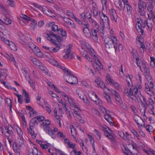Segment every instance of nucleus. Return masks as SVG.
I'll return each instance as SVG.
<instances>
[{
  "mask_svg": "<svg viewBox=\"0 0 155 155\" xmlns=\"http://www.w3.org/2000/svg\"><path fill=\"white\" fill-rule=\"evenodd\" d=\"M104 41L106 48H110L113 46L116 51L117 48V39L115 37L113 36L112 38H110L109 37H105Z\"/></svg>",
  "mask_w": 155,
  "mask_h": 155,
  "instance_id": "obj_1",
  "label": "nucleus"
},
{
  "mask_svg": "<svg viewBox=\"0 0 155 155\" xmlns=\"http://www.w3.org/2000/svg\"><path fill=\"white\" fill-rule=\"evenodd\" d=\"M146 24H147L146 21L144 22H142L141 23L138 21L136 24V28L138 31L141 33L142 35H143V34L144 30L143 29L145 28Z\"/></svg>",
  "mask_w": 155,
  "mask_h": 155,
  "instance_id": "obj_2",
  "label": "nucleus"
},
{
  "mask_svg": "<svg viewBox=\"0 0 155 155\" xmlns=\"http://www.w3.org/2000/svg\"><path fill=\"white\" fill-rule=\"evenodd\" d=\"M95 85L97 87H100L103 89L105 91H107V90L109 91L108 88L106 87V85L104 82L100 79H97L94 81Z\"/></svg>",
  "mask_w": 155,
  "mask_h": 155,
  "instance_id": "obj_3",
  "label": "nucleus"
},
{
  "mask_svg": "<svg viewBox=\"0 0 155 155\" xmlns=\"http://www.w3.org/2000/svg\"><path fill=\"white\" fill-rule=\"evenodd\" d=\"M68 75L69 76V78L68 81L66 80V82L72 84H77L78 83L77 78L72 74L71 72L69 73Z\"/></svg>",
  "mask_w": 155,
  "mask_h": 155,
  "instance_id": "obj_4",
  "label": "nucleus"
},
{
  "mask_svg": "<svg viewBox=\"0 0 155 155\" xmlns=\"http://www.w3.org/2000/svg\"><path fill=\"white\" fill-rule=\"evenodd\" d=\"M5 134L6 137H8V136L12 135L13 133L12 130L13 128L10 125H8L4 127Z\"/></svg>",
  "mask_w": 155,
  "mask_h": 155,
  "instance_id": "obj_5",
  "label": "nucleus"
},
{
  "mask_svg": "<svg viewBox=\"0 0 155 155\" xmlns=\"http://www.w3.org/2000/svg\"><path fill=\"white\" fill-rule=\"evenodd\" d=\"M56 41L54 39L51 42L54 45L56 46V47L55 48H50V51L51 52H56L58 51L60 49V44H57L56 43Z\"/></svg>",
  "mask_w": 155,
  "mask_h": 155,
  "instance_id": "obj_6",
  "label": "nucleus"
},
{
  "mask_svg": "<svg viewBox=\"0 0 155 155\" xmlns=\"http://www.w3.org/2000/svg\"><path fill=\"white\" fill-rule=\"evenodd\" d=\"M112 94L114 95L115 98L117 101L120 103L122 101L120 97L119 94L115 90H113L112 91Z\"/></svg>",
  "mask_w": 155,
  "mask_h": 155,
  "instance_id": "obj_7",
  "label": "nucleus"
},
{
  "mask_svg": "<svg viewBox=\"0 0 155 155\" xmlns=\"http://www.w3.org/2000/svg\"><path fill=\"white\" fill-rule=\"evenodd\" d=\"M30 59L32 63L34 65H35L36 66L40 67L41 65H42V64L39 60L33 57H30Z\"/></svg>",
  "mask_w": 155,
  "mask_h": 155,
  "instance_id": "obj_8",
  "label": "nucleus"
},
{
  "mask_svg": "<svg viewBox=\"0 0 155 155\" xmlns=\"http://www.w3.org/2000/svg\"><path fill=\"white\" fill-rule=\"evenodd\" d=\"M134 120L136 123L139 126H142L143 124L144 125V122L143 119L137 116L134 117Z\"/></svg>",
  "mask_w": 155,
  "mask_h": 155,
  "instance_id": "obj_9",
  "label": "nucleus"
},
{
  "mask_svg": "<svg viewBox=\"0 0 155 155\" xmlns=\"http://www.w3.org/2000/svg\"><path fill=\"white\" fill-rule=\"evenodd\" d=\"M37 118V117H35L31 120L30 123V128L31 129V128H33L35 126V124L37 125L38 124V120Z\"/></svg>",
  "mask_w": 155,
  "mask_h": 155,
  "instance_id": "obj_10",
  "label": "nucleus"
},
{
  "mask_svg": "<svg viewBox=\"0 0 155 155\" xmlns=\"http://www.w3.org/2000/svg\"><path fill=\"white\" fill-rule=\"evenodd\" d=\"M43 127L44 130L49 135L52 136L53 138V137L52 136L54 135V134L53 131L50 129L49 127L48 126H46Z\"/></svg>",
  "mask_w": 155,
  "mask_h": 155,
  "instance_id": "obj_11",
  "label": "nucleus"
},
{
  "mask_svg": "<svg viewBox=\"0 0 155 155\" xmlns=\"http://www.w3.org/2000/svg\"><path fill=\"white\" fill-rule=\"evenodd\" d=\"M51 32H52L51 31H49V34L44 33L43 34V36L45 37L47 39L51 42L54 40L52 38V35H51Z\"/></svg>",
  "mask_w": 155,
  "mask_h": 155,
  "instance_id": "obj_12",
  "label": "nucleus"
},
{
  "mask_svg": "<svg viewBox=\"0 0 155 155\" xmlns=\"http://www.w3.org/2000/svg\"><path fill=\"white\" fill-rule=\"evenodd\" d=\"M99 15L101 18L102 20L104 22H108L109 19L108 17L102 12H99Z\"/></svg>",
  "mask_w": 155,
  "mask_h": 155,
  "instance_id": "obj_13",
  "label": "nucleus"
},
{
  "mask_svg": "<svg viewBox=\"0 0 155 155\" xmlns=\"http://www.w3.org/2000/svg\"><path fill=\"white\" fill-rule=\"evenodd\" d=\"M95 27H93L91 30V32L92 36L97 35V32L99 31V26L98 25H95Z\"/></svg>",
  "mask_w": 155,
  "mask_h": 155,
  "instance_id": "obj_14",
  "label": "nucleus"
},
{
  "mask_svg": "<svg viewBox=\"0 0 155 155\" xmlns=\"http://www.w3.org/2000/svg\"><path fill=\"white\" fill-rule=\"evenodd\" d=\"M84 33L88 38H90L91 36V33L90 32L88 27H84L83 29Z\"/></svg>",
  "mask_w": 155,
  "mask_h": 155,
  "instance_id": "obj_15",
  "label": "nucleus"
},
{
  "mask_svg": "<svg viewBox=\"0 0 155 155\" xmlns=\"http://www.w3.org/2000/svg\"><path fill=\"white\" fill-rule=\"evenodd\" d=\"M18 36L19 37V39L20 40V41L21 43L23 42L26 43H27L26 39L24 35L21 32H19L18 33Z\"/></svg>",
  "mask_w": 155,
  "mask_h": 155,
  "instance_id": "obj_16",
  "label": "nucleus"
},
{
  "mask_svg": "<svg viewBox=\"0 0 155 155\" xmlns=\"http://www.w3.org/2000/svg\"><path fill=\"white\" fill-rule=\"evenodd\" d=\"M72 47V45H69V47L68 48L67 51H66V54L64 57H65L67 58H68L70 57V54L71 53V49Z\"/></svg>",
  "mask_w": 155,
  "mask_h": 155,
  "instance_id": "obj_17",
  "label": "nucleus"
},
{
  "mask_svg": "<svg viewBox=\"0 0 155 155\" xmlns=\"http://www.w3.org/2000/svg\"><path fill=\"white\" fill-rule=\"evenodd\" d=\"M133 90L132 88H130L129 91L128 89H125L124 91V93L128 97L130 96H133Z\"/></svg>",
  "mask_w": 155,
  "mask_h": 155,
  "instance_id": "obj_18",
  "label": "nucleus"
},
{
  "mask_svg": "<svg viewBox=\"0 0 155 155\" xmlns=\"http://www.w3.org/2000/svg\"><path fill=\"white\" fill-rule=\"evenodd\" d=\"M143 67L144 70V72L146 74L145 75L146 78L147 79H148V78H149V80H151V77L149 76V74L150 73V71L148 69V68L145 66H144Z\"/></svg>",
  "mask_w": 155,
  "mask_h": 155,
  "instance_id": "obj_19",
  "label": "nucleus"
},
{
  "mask_svg": "<svg viewBox=\"0 0 155 155\" xmlns=\"http://www.w3.org/2000/svg\"><path fill=\"white\" fill-rule=\"evenodd\" d=\"M138 7V12L140 14V15L142 16L144 15L145 13V10H146V8L140 7Z\"/></svg>",
  "mask_w": 155,
  "mask_h": 155,
  "instance_id": "obj_20",
  "label": "nucleus"
},
{
  "mask_svg": "<svg viewBox=\"0 0 155 155\" xmlns=\"http://www.w3.org/2000/svg\"><path fill=\"white\" fill-rule=\"evenodd\" d=\"M104 126L106 127H104L105 130L104 133V134L106 136H107L108 135V134H113L112 130H110V128L106 127L105 125H104Z\"/></svg>",
  "mask_w": 155,
  "mask_h": 155,
  "instance_id": "obj_21",
  "label": "nucleus"
},
{
  "mask_svg": "<svg viewBox=\"0 0 155 155\" xmlns=\"http://www.w3.org/2000/svg\"><path fill=\"white\" fill-rule=\"evenodd\" d=\"M124 6L127 8V14L129 15L130 14L133 9L132 7L127 3L124 5Z\"/></svg>",
  "mask_w": 155,
  "mask_h": 155,
  "instance_id": "obj_22",
  "label": "nucleus"
},
{
  "mask_svg": "<svg viewBox=\"0 0 155 155\" xmlns=\"http://www.w3.org/2000/svg\"><path fill=\"white\" fill-rule=\"evenodd\" d=\"M70 128L71 129V135L74 138L75 137L74 136L76 134V130L75 128L73 125H71Z\"/></svg>",
  "mask_w": 155,
  "mask_h": 155,
  "instance_id": "obj_23",
  "label": "nucleus"
},
{
  "mask_svg": "<svg viewBox=\"0 0 155 155\" xmlns=\"http://www.w3.org/2000/svg\"><path fill=\"white\" fill-rule=\"evenodd\" d=\"M138 7L146 8L147 5L146 2L142 0H139L138 1Z\"/></svg>",
  "mask_w": 155,
  "mask_h": 155,
  "instance_id": "obj_24",
  "label": "nucleus"
},
{
  "mask_svg": "<svg viewBox=\"0 0 155 155\" xmlns=\"http://www.w3.org/2000/svg\"><path fill=\"white\" fill-rule=\"evenodd\" d=\"M34 48H31V46H30L34 53L35 54L36 53L40 52V50L38 48V47L35 45H34Z\"/></svg>",
  "mask_w": 155,
  "mask_h": 155,
  "instance_id": "obj_25",
  "label": "nucleus"
},
{
  "mask_svg": "<svg viewBox=\"0 0 155 155\" xmlns=\"http://www.w3.org/2000/svg\"><path fill=\"white\" fill-rule=\"evenodd\" d=\"M58 33L61 35L63 37H65L67 35V33L65 31H63L62 28H60L58 30Z\"/></svg>",
  "mask_w": 155,
  "mask_h": 155,
  "instance_id": "obj_26",
  "label": "nucleus"
},
{
  "mask_svg": "<svg viewBox=\"0 0 155 155\" xmlns=\"http://www.w3.org/2000/svg\"><path fill=\"white\" fill-rule=\"evenodd\" d=\"M51 35H52V37L53 36L55 39H57L59 43L61 41V37L60 36L54 34L52 32H51Z\"/></svg>",
  "mask_w": 155,
  "mask_h": 155,
  "instance_id": "obj_27",
  "label": "nucleus"
},
{
  "mask_svg": "<svg viewBox=\"0 0 155 155\" xmlns=\"http://www.w3.org/2000/svg\"><path fill=\"white\" fill-rule=\"evenodd\" d=\"M51 122L48 120H45L41 124V126L44 127L45 126H48L50 124Z\"/></svg>",
  "mask_w": 155,
  "mask_h": 155,
  "instance_id": "obj_28",
  "label": "nucleus"
},
{
  "mask_svg": "<svg viewBox=\"0 0 155 155\" xmlns=\"http://www.w3.org/2000/svg\"><path fill=\"white\" fill-rule=\"evenodd\" d=\"M8 46L13 51H16L17 49V47H16L15 44L12 42H10V44Z\"/></svg>",
  "mask_w": 155,
  "mask_h": 155,
  "instance_id": "obj_29",
  "label": "nucleus"
},
{
  "mask_svg": "<svg viewBox=\"0 0 155 155\" xmlns=\"http://www.w3.org/2000/svg\"><path fill=\"white\" fill-rule=\"evenodd\" d=\"M5 56L6 58H8L10 60L12 61H13L15 63L16 62V61H15V58L12 55L10 54V55H9L8 54H6Z\"/></svg>",
  "mask_w": 155,
  "mask_h": 155,
  "instance_id": "obj_30",
  "label": "nucleus"
},
{
  "mask_svg": "<svg viewBox=\"0 0 155 155\" xmlns=\"http://www.w3.org/2000/svg\"><path fill=\"white\" fill-rule=\"evenodd\" d=\"M87 49L89 51V54L91 55V56L94 57V58H96V56L95 54V53L94 50L90 48H87Z\"/></svg>",
  "mask_w": 155,
  "mask_h": 155,
  "instance_id": "obj_31",
  "label": "nucleus"
},
{
  "mask_svg": "<svg viewBox=\"0 0 155 155\" xmlns=\"http://www.w3.org/2000/svg\"><path fill=\"white\" fill-rule=\"evenodd\" d=\"M6 3L8 6L10 5V6L13 7H15L14 2L13 1L8 0L7 1Z\"/></svg>",
  "mask_w": 155,
  "mask_h": 155,
  "instance_id": "obj_32",
  "label": "nucleus"
},
{
  "mask_svg": "<svg viewBox=\"0 0 155 155\" xmlns=\"http://www.w3.org/2000/svg\"><path fill=\"white\" fill-rule=\"evenodd\" d=\"M6 103L7 104L9 107L10 108L11 110H12V104L11 100L8 98H7L6 99Z\"/></svg>",
  "mask_w": 155,
  "mask_h": 155,
  "instance_id": "obj_33",
  "label": "nucleus"
},
{
  "mask_svg": "<svg viewBox=\"0 0 155 155\" xmlns=\"http://www.w3.org/2000/svg\"><path fill=\"white\" fill-rule=\"evenodd\" d=\"M5 25L10 24L11 23V20L8 18H6V19L5 20V21H3L2 20H0Z\"/></svg>",
  "mask_w": 155,
  "mask_h": 155,
  "instance_id": "obj_34",
  "label": "nucleus"
},
{
  "mask_svg": "<svg viewBox=\"0 0 155 155\" xmlns=\"http://www.w3.org/2000/svg\"><path fill=\"white\" fill-rule=\"evenodd\" d=\"M114 134H110L108 135L106 137H108L109 140L112 142H114L115 141L114 138Z\"/></svg>",
  "mask_w": 155,
  "mask_h": 155,
  "instance_id": "obj_35",
  "label": "nucleus"
},
{
  "mask_svg": "<svg viewBox=\"0 0 155 155\" xmlns=\"http://www.w3.org/2000/svg\"><path fill=\"white\" fill-rule=\"evenodd\" d=\"M14 94L15 95L17 96L18 98V102L21 104H22V95H19L18 94H17L16 93H15Z\"/></svg>",
  "mask_w": 155,
  "mask_h": 155,
  "instance_id": "obj_36",
  "label": "nucleus"
},
{
  "mask_svg": "<svg viewBox=\"0 0 155 155\" xmlns=\"http://www.w3.org/2000/svg\"><path fill=\"white\" fill-rule=\"evenodd\" d=\"M146 128V130L149 132H152L153 131V127L150 125H147Z\"/></svg>",
  "mask_w": 155,
  "mask_h": 155,
  "instance_id": "obj_37",
  "label": "nucleus"
},
{
  "mask_svg": "<svg viewBox=\"0 0 155 155\" xmlns=\"http://www.w3.org/2000/svg\"><path fill=\"white\" fill-rule=\"evenodd\" d=\"M16 130L18 134L19 135V137L22 136L23 133L21 129L19 127H17L16 128Z\"/></svg>",
  "mask_w": 155,
  "mask_h": 155,
  "instance_id": "obj_38",
  "label": "nucleus"
},
{
  "mask_svg": "<svg viewBox=\"0 0 155 155\" xmlns=\"http://www.w3.org/2000/svg\"><path fill=\"white\" fill-rule=\"evenodd\" d=\"M132 53L133 54V57L134 58H138L137 57H138V54L137 53V51L135 50L134 48H133L132 49Z\"/></svg>",
  "mask_w": 155,
  "mask_h": 155,
  "instance_id": "obj_39",
  "label": "nucleus"
},
{
  "mask_svg": "<svg viewBox=\"0 0 155 155\" xmlns=\"http://www.w3.org/2000/svg\"><path fill=\"white\" fill-rule=\"evenodd\" d=\"M78 95L81 99H82L85 95L82 91H80L78 92Z\"/></svg>",
  "mask_w": 155,
  "mask_h": 155,
  "instance_id": "obj_40",
  "label": "nucleus"
},
{
  "mask_svg": "<svg viewBox=\"0 0 155 155\" xmlns=\"http://www.w3.org/2000/svg\"><path fill=\"white\" fill-rule=\"evenodd\" d=\"M88 136L89 137V138L90 139V141L91 142V143H92V145L93 146V147H94V138L93 137L90 135L88 134Z\"/></svg>",
  "mask_w": 155,
  "mask_h": 155,
  "instance_id": "obj_41",
  "label": "nucleus"
},
{
  "mask_svg": "<svg viewBox=\"0 0 155 155\" xmlns=\"http://www.w3.org/2000/svg\"><path fill=\"white\" fill-rule=\"evenodd\" d=\"M37 117V119L38 122H40L43 121H44L45 119V117L43 116H41L40 115H39Z\"/></svg>",
  "mask_w": 155,
  "mask_h": 155,
  "instance_id": "obj_42",
  "label": "nucleus"
},
{
  "mask_svg": "<svg viewBox=\"0 0 155 155\" xmlns=\"http://www.w3.org/2000/svg\"><path fill=\"white\" fill-rule=\"evenodd\" d=\"M121 148L122 149L123 152L124 153H128L127 149V148L123 144L122 145Z\"/></svg>",
  "mask_w": 155,
  "mask_h": 155,
  "instance_id": "obj_43",
  "label": "nucleus"
},
{
  "mask_svg": "<svg viewBox=\"0 0 155 155\" xmlns=\"http://www.w3.org/2000/svg\"><path fill=\"white\" fill-rule=\"evenodd\" d=\"M81 48L83 51H81V50H80L81 52V54L83 57L85 58L87 55V52L83 49L82 47H81Z\"/></svg>",
  "mask_w": 155,
  "mask_h": 155,
  "instance_id": "obj_44",
  "label": "nucleus"
},
{
  "mask_svg": "<svg viewBox=\"0 0 155 155\" xmlns=\"http://www.w3.org/2000/svg\"><path fill=\"white\" fill-rule=\"evenodd\" d=\"M57 136L58 137H62L63 138H64L66 137V136L64 135L63 133L61 132H58L57 133Z\"/></svg>",
  "mask_w": 155,
  "mask_h": 155,
  "instance_id": "obj_45",
  "label": "nucleus"
},
{
  "mask_svg": "<svg viewBox=\"0 0 155 155\" xmlns=\"http://www.w3.org/2000/svg\"><path fill=\"white\" fill-rule=\"evenodd\" d=\"M104 97L108 103H109L111 104V101L110 97L108 95L106 94H105Z\"/></svg>",
  "mask_w": 155,
  "mask_h": 155,
  "instance_id": "obj_46",
  "label": "nucleus"
},
{
  "mask_svg": "<svg viewBox=\"0 0 155 155\" xmlns=\"http://www.w3.org/2000/svg\"><path fill=\"white\" fill-rule=\"evenodd\" d=\"M51 29L52 30L54 31H57L58 32V30H59L58 26L55 25L54 24L52 27H51Z\"/></svg>",
  "mask_w": 155,
  "mask_h": 155,
  "instance_id": "obj_47",
  "label": "nucleus"
},
{
  "mask_svg": "<svg viewBox=\"0 0 155 155\" xmlns=\"http://www.w3.org/2000/svg\"><path fill=\"white\" fill-rule=\"evenodd\" d=\"M58 66H59V68H60L61 69H62L63 71H66L68 74H69V73H70L71 72L67 68H66L65 67H62L60 65H59Z\"/></svg>",
  "mask_w": 155,
  "mask_h": 155,
  "instance_id": "obj_48",
  "label": "nucleus"
},
{
  "mask_svg": "<svg viewBox=\"0 0 155 155\" xmlns=\"http://www.w3.org/2000/svg\"><path fill=\"white\" fill-rule=\"evenodd\" d=\"M145 91L149 94H150L152 93V91L150 90V87L147 88V85L145 84Z\"/></svg>",
  "mask_w": 155,
  "mask_h": 155,
  "instance_id": "obj_49",
  "label": "nucleus"
},
{
  "mask_svg": "<svg viewBox=\"0 0 155 155\" xmlns=\"http://www.w3.org/2000/svg\"><path fill=\"white\" fill-rule=\"evenodd\" d=\"M20 137V138L19 140V145L20 147H21L23 144L24 142L22 136Z\"/></svg>",
  "mask_w": 155,
  "mask_h": 155,
  "instance_id": "obj_50",
  "label": "nucleus"
},
{
  "mask_svg": "<svg viewBox=\"0 0 155 155\" xmlns=\"http://www.w3.org/2000/svg\"><path fill=\"white\" fill-rule=\"evenodd\" d=\"M88 19L89 21L91 23H94L95 25H97L98 26V24L97 22L94 20H93L91 18H90L89 17L88 18Z\"/></svg>",
  "mask_w": 155,
  "mask_h": 155,
  "instance_id": "obj_51",
  "label": "nucleus"
},
{
  "mask_svg": "<svg viewBox=\"0 0 155 155\" xmlns=\"http://www.w3.org/2000/svg\"><path fill=\"white\" fill-rule=\"evenodd\" d=\"M68 146L70 148H71L73 149H74L75 148V147L76 145L74 143H73L71 142H70V143H69Z\"/></svg>",
  "mask_w": 155,
  "mask_h": 155,
  "instance_id": "obj_52",
  "label": "nucleus"
},
{
  "mask_svg": "<svg viewBox=\"0 0 155 155\" xmlns=\"http://www.w3.org/2000/svg\"><path fill=\"white\" fill-rule=\"evenodd\" d=\"M82 100L85 103L89 105H90V103H89V101L88 100L87 97L86 95L84 96V97L83 98Z\"/></svg>",
  "mask_w": 155,
  "mask_h": 155,
  "instance_id": "obj_53",
  "label": "nucleus"
},
{
  "mask_svg": "<svg viewBox=\"0 0 155 155\" xmlns=\"http://www.w3.org/2000/svg\"><path fill=\"white\" fill-rule=\"evenodd\" d=\"M146 107H143L142 108H140V111L141 113V114H143V115L144 116L145 115V113L146 112Z\"/></svg>",
  "mask_w": 155,
  "mask_h": 155,
  "instance_id": "obj_54",
  "label": "nucleus"
},
{
  "mask_svg": "<svg viewBox=\"0 0 155 155\" xmlns=\"http://www.w3.org/2000/svg\"><path fill=\"white\" fill-rule=\"evenodd\" d=\"M94 131L95 133L97 134V135L98 136L97 139L99 140H100L101 139V134H100V132L96 129H94Z\"/></svg>",
  "mask_w": 155,
  "mask_h": 155,
  "instance_id": "obj_55",
  "label": "nucleus"
},
{
  "mask_svg": "<svg viewBox=\"0 0 155 155\" xmlns=\"http://www.w3.org/2000/svg\"><path fill=\"white\" fill-rule=\"evenodd\" d=\"M29 82L31 84V86L32 87L33 89H35V84L34 82L33 81H31L30 78L29 80Z\"/></svg>",
  "mask_w": 155,
  "mask_h": 155,
  "instance_id": "obj_56",
  "label": "nucleus"
},
{
  "mask_svg": "<svg viewBox=\"0 0 155 155\" xmlns=\"http://www.w3.org/2000/svg\"><path fill=\"white\" fill-rule=\"evenodd\" d=\"M50 62L52 64L57 66H58L59 65L58 63L56 61L53 60L51 59Z\"/></svg>",
  "mask_w": 155,
  "mask_h": 155,
  "instance_id": "obj_57",
  "label": "nucleus"
},
{
  "mask_svg": "<svg viewBox=\"0 0 155 155\" xmlns=\"http://www.w3.org/2000/svg\"><path fill=\"white\" fill-rule=\"evenodd\" d=\"M136 63L138 66L140 68L141 71L142 72H143V71L141 67L140 66V62L139 61V58H136Z\"/></svg>",
  "mask_w": 155,
  "mask_h": 155,
  "instance_id": "obj_58",
  "label": "nucleus"
},
{
  "mask_svg": "<svg viewBox=\"0 0 155 155\" xmlns=\"http://www.w3.org/2000/svg\"><path fill=\"white\" fill-rule=\"evenodd\" d=\"M40 10H41L43 11V12L45 14H47L46 12V7H45V8H43L40 5L39 6H38V8Z\"/></svg>",
  "mask_w": 155,
  "mask_h": 155,
  "instance_id": "obj_59",
  "label": "nucleus"
},
{
  "mask_svg": "<svg viewBox=\"0 0 155 155\" xmlns=\"http://www.w3.org/2000/svg\"><path fill=\"white\" fill-rule=\"evenodd\" d=\"M120 2V0H116V1L114 2V4L116 6V7L118 8L120 10H121V8H120L118 6V5L119 4V3Z\"/></svg>",
  "mask_w": 155,
  "mask_h": 155,
  "instance_id": "obj_60",
  "label": "nucleus"
},
{
  "mask_svg": "<svg viewBox=\"0 0 155 155\" xmlns=\"http://www.w3.org/2000/svg\"><path fill=\"white\" fill-rule=\"evenodd\" d=\"M34 148L35 149V150H32V153L34 155H38V149L35 147H34Z\"/></svg>",
  "mask_w": 155,
  "mask_h": 155,
  "instance_id": "obj_61",
  "label": "nucleus"
},
{
  "mask_svg": "<svg viewBox=\"0 0 155 155\" xmlns=\"http://www.w3.org/2000/svg\"><path fill=\"white\" fill-rule=\"evenodd\" d=\"M67 13L68 16L71 17L72 18H74L75 17V16L70 11L68 10L67 11Z\"/></svg>",
  "mask_w": 155,
  "mask_h": 155,
  "instance_id": "obj_62",
  "label": "nucleus"
},
{
  "mask_svg": "<svg viewBox=\"0 0 155 155\" xmlns=\"http://www.w3.org/2000/svg\"><path fill=\"white\" fill-rule=\"evenodd\" d=\"M134 90L135 91V96L136 97H137V94L139 93H140V91H139V89H137L135 86Z\"/></svg>",
  "mask_w": 155,
  "mask_h": 155,
  "instance_id": "obj_63",
  "label": "nucleus"
},
{
  "mask_svg": "<svg viewBox=\"0 0 155 155\" xmlns=\"http://www.w3.org/2000/svg\"><path fill=\"white\" fill-rule=\"evenodd\" d=\"M23 94L24 95V96L26 98L29 97V95L28 93L26 92V91L24 90H23Z\"/></svg>",
  "mask_w": 155,
  "mask_h": 155,
  "instance_id": "obj_64",
  "label": "nucleus"
}]
</instances>
